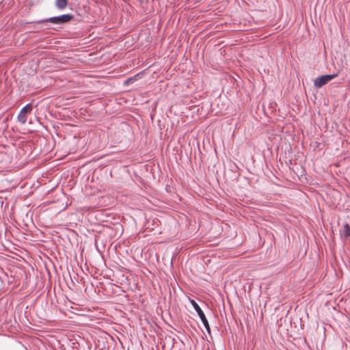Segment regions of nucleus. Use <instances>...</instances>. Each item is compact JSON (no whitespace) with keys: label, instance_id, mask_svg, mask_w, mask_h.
<instances>
[{"label":"nucleus","instance_id":"nucleus-1","mask_svg":"<svg viewBox=\"0 0 350 350\" xmlns=\"http://www.w3.org/2000/svg\"><path fill=\"white\" fill-rule=\"evenodd\" d=\"M72 18L73 15L70 14H65L60 16H53L38 21L37 23H51L54 24H64L69 22Z\"/></svg>","mask_w":350,"mask_h":350},{"label":"nucleus","instance_id":"nucleus-2","mask_svg":"<svg viewBox=\"0 0 350 350\" xmlns=\"http://www.w3.org/2000/svg\"><path fill=\"white\" fill-rule=\"evenodd\" d=\"M190 302H191V305L193 306V308L195 309L196 312L198 313L199 317L200 318L206 330L207 331V332L208 334H210L211 328H210V326L208 324V321L204 313L202 310L201 308L194 300H193V299L190 300Z\"/></svg>","mask_w":350,"mask_h":350},{"label":"nucleus","instance_id":"nucleus-3","mask_svg":"<svg viewBox=\"0 0 350 350\" xmlns=\"http://www.w3.org/2000/svg\"><path fill=\"white\" fill-rule=\"evenodd\" d=\"M337 76L338 73L319 76L314 80V85L316 88H320Z\"/></svg>","mask_w":350,"mask_h":350},{"label":"nucleus","instance_id":"nucleus-4","mask_svg":"<svg viewBox=\"0 0 350 350\" xmlns=\"http://www.w3.org/2000/svg\"><path fill=\"white\" fill-rule=\"evenodd\" d=\"M33 109V106L31 103L27 104L20 111L17 119L18 121L22 124H25L27 122V115L29 114Z\"/></svg>","mask_w":350,"mask_h":350},{"label":"nucleus","instance_id":"nucleus-5","mask_svg":"<svg viewBox=\"0 0 350 350\" xmlns=\"http://www.w3.org/2000/svg\"><path fill=\"white\" fill-rule=\"evenodd\" d=\"M55 6L59 10H64L66 8L68 5V1L67 0H55Z\"/></svg>","mask_w":350,"mask_h":350},{"label":"nucleus","instance_id":"nucleus-6","mask_svg":"<svg viewBox=\"0 0 350 350\" xmlns=\"http://www.w3.org/2000/svg\"><path fill=\"white\" fill-rule=\"evenodd\" d=\"M343 233L346 237H350V226L348 224L343 226Z\"/></svg>","mask_w":350,"mask_h":350},{"label":"nucleus","instance_id":"nucleus-7","mask_svg":"<svg viewBox=\"0 0 350 350\" xmlns=\"http://www.w3.org/2000/svg\"><path fill=\"white\" fill-rule=\"evenodd\" d=\"M133 78H129L128 79H126L124 82L125 84H129V83H131V81H133Z\"/></svg>","mask_w":350,"mask_h":350}]
</instances>
